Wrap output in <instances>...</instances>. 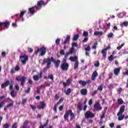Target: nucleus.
Returning a JSON list of instances; mask_svg holds the SVG:
<instances>
[{
  "label": "nucleus",
  "mask_w": 128,
  "mask_h": 128,
  "mask_svg": "<svg viewBox=\"0 0 128 128\" xmlns=\"http://www.w3.org/2000/svg\"><path fill=\"white\" fill-rule=\"evenodd\" d=\"M72 82V80L70 79H68L66 82H63V86L64 88H66V86H70V84L71 82Z\"/></svg>",
  "instance_id": "obj_17"
},
{
  "label": "nucleus",
  "mask_w": 128,
  "mask_h": 128,
  "mask_svg": "<svg viewBox=\"0 0 128 128\" xmlns=\"http://www.w3.org/2000/svg\"><path fill=\"white\" fill-rule=\"evenodd\" d=\"M26 77H20V76H18V77H16V80H18V82H21V86H24L26 80Z\"/></svg>",
  "instance_id": "obj_6"
},
{
  "label": "nucleus",
  "mask_w": 128,
  "mask_h": 128,
  "mask_svg": "<svg viewBox=\"0 0 128 128\" xmlns=\"http://www.w3.org/2000/svg\"><path fill=\"white\" fill-rule=\"evenodd\" d=\"M46 3L44 2V0H39L37 2V6H36V10H40L42 6H46Z\"/></svg>",
  "instance_id": "obj_5"
},
{
  "label": "nucleus",
  "mask_w": 128,
  "mask_h": 128,
  "mask_svg": "<svg viewBox=\"0 0 128 128\" xmlns=\"http://www.w3.org/2000/svg\"><path fill=\"white\" fill-rule=\"evenodd\" d=\"M30 86H28V89L26 90L25 92H26V94H30Z\"/></svg>",
  "instance_id": "obj_47"
},
{
  "label": "nucleus",
  "mask_w": 128,
  "mask_h": 128,
  "mask_svg": "<svg viewBox=\"0 0 128 128\" xmlns=\"http://www.w3.org/2000/svg\"><path fill=\"white\" fill-rule=\"evenodd\" d=\"M70 55V52H66V54L64 55V58H68V56Z\"/></svg>",
  "instance_id": "obj_63"
},
{
  "label": "nucleus",
  "mask_w": 128,
  "mask_h": 128,
  "mask_svg": "<svg viewBox=\"0 0 128 128\" xmlns=\"http://www.w3.org/2000/svg\"><path fill=\"white\" fill-rule=\"evenodd\" d=\"M58 106V102L56 103V104H55V105L54 106V112H57Z\"/></svg>",
  "instance_id": "obj_40"
},
{
  "label": "nucleus",
  "mask_w": 128,
  "mask_h": 128,
  "mask_svg": "<svg viewBox=\"0 0 128 128\" xmlns=\"http://www.w3.org/2000/svg\"><path fill=\"white\" fill-rule=\"evenodd\" d=\"M10 94V96H12V98H14L16 96V94H14V87H13V90H11Z\"/></svg>",
  "instance_id": "obj_35"
},
{
  "label": "nucleus",
  "mask_w": 128,
  "mask_h": 128,
  "mask_svg": "<svg viewBox=\"0 0 128 128\" xmlns=\"http://www.w3.org/2000/svg\"><path fill=\"white\" fill-rule=\"evenodd\" d=\"M35 8L36 9V6H32V8H28V14H36Z\"/></svg>",
  "instance_id": "obj_10"
},
{
  "label": "nucleus",
  "mask_w": 128,
  "mask_h": 128,
  "mask_svg": "<svg viewBox=\"0 0 128 128\" xmlns=\"http://www.w3.org/2000/svg\"><path fill=\"white\" fill-rule=\"evenodd\" d=\"M98 76V73L97 72V71H94V72H93L92 74V76L91 78V80H95L96 78H97Z\"/></svg>",
  "instance_id": "obj_18"
},
{
  "label": "nucleus",
  "mask_w": 128,
  "mask_h": 128,
  "mask_svg": "<svg viewBox=\"0 0 128 128\" xmlns=\"http://www.w3.org/2000/svg\"><path fill=\"white\" fill-rule=\"evenodd\" d=\"M2 57H6V53L5 52H2Z\"/></svg>",
  "instance_id": "obj_62"
},
{
  "label": "nucleus",
  "mask_w": 128,
  "mask_h": 128,
  "mask_svg": "<svg viewBox=\"0 0 128 128\" xmlns=\"http://www.w3.org/2000/svg\"><path fill=\"white\" fill-rule=\"evenodd\" d=\"M4 104H5V102H0V108H2L4 106Z\"/></svg>",
  "instance_id": "obj_53"
},
{
  "label": "nucleus",
  "mask_w": 128,
  "mask_h": 128,
  "mask_svg": "<svg viewBox=\"0 0 128 128\" xmlns=\"http://www.w3.org/2000/svg\"><path fill=\"white\" fill-rule=\"evenodd\" d=\"M27 100H28V98H24V100H22V104H26V102H27Z\"/></svg>",
  "instance_id": "obj_51"
},
{
  "label": "nucleus",
  "mask_w": 128,
  "mask_h": 128,
  "mask_svg": "<svg viewBox=\"0 0 128 128\" xmlns=\"http://www.w3.org/2000/svg\"><path fill=\"white\" fill-rule=\"evenodd\" d=\"M74 50H75V48H74V46H72H72L71 47V49H70L69 51L70 54H72Z\"/></svg>",
  "instance_id": "obj_36"
},
{
  "label": "nucleus",
  "mask_w": 128,
  "mask_h": 128,
  "mask_svg": "<svg viewBox=\"0 0 128 128\" xmlns=\"http://www.w3.org/2000/svg\"><path fill=\"white\" fill-rule=\"evenodd\" d=\"M64 99L62 98H60V100H58V102H57V104H62V102H64Z\"/></svg>",
  "instance_id": "obj_43"
},
{
  "label": "nucleus",
  "mask_w": 128,
  "mask_h": 128,
  "mask_svg": "<svg viewBox=\"0 0 128 128\" xmlns=\"http://www.w3.org/2000/svg\"><path fill=\"white\" fill-rule=\"evenodd\" d=\"M14 106V102H10V104H8L6 106V108H12Z\"/></svg>",
  "instance_id": "obj_38"
},
{
  "label": "nucleus",
  "mask_w": 128,
  "mask_h": 128,
  "mask_svg": "<svg viewBox=\"0 0 128 128\" xmlns=\"http://www.w3.org/2000/svg\"><path fill=\"white\" fill-rule=\"evenodd\" d=\"M90 50H91L90 46V45H88V46L85 48L86 56H90V54L88 52V51H90Z\"/></svg>",
  "instance_id": "obj_20"
},
{
  "label": "nucleus",
  "mask_w": 128,
  "mask_h": 128,
  "mask_svg": "<svg viewBox=\"0 0 128 128\" xmlns=\"http://www.w3.org/2000/svg\"><path fill=\"white\" fill-rule=\"evenodd\" d=\"M94 65L96 67H99L100 65L99 61H97L96 62H95Z\"/></svg>",
  "instance_id": "obj_50"
},
{
  "label": "nucleus",
  "mask_w": 128,
  "mask_h": 128,
  "mask_svg": "<svg viewBox=\"0 0 128 128\" xmlns=\"http://www.w3.org/2000/svg\"><path fill=\"white\" fill-rule=\"evenodd\" d=\"M28 51L30 53H32V52H34V50L32 48H28Z\"/></svg>",
  "instance_id": "obj_54"
},
{
  "label": "nucleus",
  "mask_w": 128,
  "mask_h": 128,
  "mask_svg": "<svg viewBox=\"0 0 128 128\" xmlns=\"http://www.w3.org/2000/svg\"><path fill=\"white\" fill-rule=\"evenodd\" d=\"M108 60L110 62H112V61H114V56L112 55V54L110 55V56L108 58Z\"/></svg>",
  "instance_id": "obj_29"
},
{
  "label": "nucleus",
  "mask_w": 128,
  "mask_h": 128,
  "mask_svg": "<svg viewBox=\"0 0 128 128\" xmlns=\"http://www.w3.org/2000/svg\"><path fill=\"white\" fill-rule=\"evenodd\" d=\"M94 35H103L104 32L102 31H94Z\"/></svg>",
  "instance_id": "obj_26"
},
{
  "label": "nucleus",
  "mask_w": 128,
  "mask_h": 128,
  "mask_svg": "<svg viewBox=\"0 0 128 128\" xmlns=\"http://www.w3.org/2000/svg\"><path fill=\"white\" fill-rule=\"evenodd\" d=\"M92 103H93L92 98H90V100L88 102L89 106H92Z\"/></svg>",
  "instance_id": "obj_56"
},
{
  "label": "nucleus",
  "mask_w": 128,
  "mask_h": 128,
  "mask_svg": "<svg viewBox=\"0 0 128 128\" xmlns=\"http://www.w3.org/2000/svg\"><path fill=\"white\" fill-rule=\"evenodd\" d=\"M125 110V106L123 104L122 106H121L120 110L118 112L117 114V116H121L122 115L123 112H124Z\"/></svg>",
  "instance_id": "obj_14"
},
{
  "label": "nucleus",
  "mask_w": 128,
  "mask_h": 128,
  "mask_svg": "<svg viewBox=\"0 0 128 128\" xmlns=\"http://www.w3.org/2000/svg\"><path fill=\"white\" fill-rule=\"evenodd\" d=\"M98 94L97 90H94L93 92H92V96H94V94Z\"/></svg>",
  "instance_id": "obj_60"
},
{
  "label": "nucleus",
  "mask_w": 128,
  "mask_h": 128,
  "mask_svg": "<svg viewBox=\"0 0 128 128\" xmlns=\"http://www.w3.org/2000/svg\"><path fill=\"white\" fill-rule=\"evenodd\" d=\"M14 82L12 81V82H11V84H10V90H14V84H13Z\"/></svg>",
  "instance_id": "obj_42"
},
{
  "label": "nucleus",
  "mask_w": 128,
  "mask_h": 128,
  "mask_svg": "<svg viewBox=\"0 0 128 128\" xmlns=\"http://www.w3.org/2000/svg\"><path fill=\"white\" fill-rule=\"evenodd\" d=\"M48 78L52 80H54V75H52V74H50V75H48Z\"/></svg>",
  "instance_id": "obj_48"
},
{
  "label": "nucleus",
  "mask_w": 128,
  "mask_h": 128,
  "mask_svg": "<svg viewBox=\"0 0 128 128\" xmlns=\"http://www.w3.org/2000/svg\"><path fill=\"white\" fill-rule=\"evenodd\" d=\"M82 36H88V31H84Z\"/></svg>",
  "instance_id": "obj_44"
},
{
  "label": "nucleus",
  "mask_w": 128,
  "mask_h": 128,
  "mask_svg": "<svg viewBox=\"0 0 128 128\" xmlns=\"http://www.w3.org/2000/svg\"><path fill=\"white\" fill-rule=\"evenodd\" d=\"M10 24V21H4V22H3V25H4L6 28H8Z\"/></svg>",
  "instance_id": "obj_23"
},
{
  "label": "nucleus",
  "mask_w": 128,
  "mask_h": 128,
  "mask_svg": "<svg viewBox=\"0 0 128 128\" xmlns=\"http://www.w3.org/2000/svg\"><path fill=\"white\" fill-rule=\"evenodd\" d=\"M78 108L80 112L82 110V104L80 102H78Z\"/></svg>",
  "instance_id": "obj_30"
},
{
  "label": "nucleus",
  "mask_w": 128,
  "mask_h": 128,
  "mask_svg": "<svg viewBox=\"0 0 128 128\" xmlns=\"http://www.w3.org/2000/svg\"><path fill=\"white\" fill-rule=\"evenodd\" d=\"M70 35H66V38L64 42V44H67L68 42H69L70 40Z\"/></svg>",
  "instance_id": "obj_25"
},
{
  "label": "nucleus",
  "mask_w": 128,
  "mask_h": 128,
  "mask_svg": "<svg viewBox=\"0 0 128 128\" xmlns=\"http://www.w3.org/2000/svg\"><path fill=\"white\" fill-rule=\"evenodd\" d=\"M124 44H125V43H122L121 45H120V46H118L117 47L118 50H120V49H122V47H123V46H124Z\"/></svg>",
  "instance_id": "obj_41"
},
{
  "label": "nucleus",
  "mask_w": 128,
  "mask_h": 128,
  "mask_svg": "<svg viewBox=\"0 0 128 128\" xmlns=\"http://www.w3.org/2000/svg\"><path fill=\"white\" fill-rule=\"evenodd\" d=\"M69 116H70V121L72 120L74 118L75 116L74 112H72V110H66V112L65 114H64V120L68 122Z\"/></svg>",
  "instance_id": "obj_2"
},
{
  "label": "nucleus",
  "mask_w": 128,
  "mask_h": 128,
  "mask_svg": "<svg viewBox=\"0 0 128 128\" xmlns=\"http://www.w3.org/2000/svg\"><path fill=\"white\" fill-rule=\"evenodd\" d=\"M20 59H21V62L22 64H26V61L28 60V56L27 55H22L20 57Z\"/></svg>",
  "instance_id": "obj_7"
},
{
  "label": "nucleus",
  "mask_w": 128,
  "mask_h": 128,
  "mask_svg": "<svg viewBox=\"0 0 128 128\" xmlns=\"http://www.w3.org/2000/svg\"><path fill=\"white\" fill-rule=\"evenodd\" d=\"M26 10H24L20 12V18L22 19L24 16L25 14H26Z\"/></svg>",
  "instance_id": "obj_28"
},
{
  "label": "nucleus",
  "mask_w": 128,
  "mask_h": 128,
  "mask_svg": "<svg viewBox=\"0 0 128 128\" xmlns=\"http://www.w3.org/2000/svg\"><path fill=\"white\" fill-rule=\"evenodd\" d=\"M94 110H102V106H101L100 104V102H96L94 106Z\"/></svg>",
  "instance_id": "obj_12"
},
{
  "label": "nucleus",
  "mask_w": 128,
  "mask_h": 128,
  "mask_svg": "<svg viewBox=\"0 0 128 128\" xmlns=\"http://www.w3.org/2000/svg\"><path fill=\"white\" fill-rule=\"evenodd\" d=\"M38 53H40L39 56H44L46 53V48L45 47H41L40 48H38L35 52V54L37 55L38 54Z\"/></svg>",
  "instance_id": "obj_3"
},
{
  "label": "nucleus",
  "mask_w": 128,
  "mask_h": 128,
  "mask_svg": "<svg viewBox=\"0 0 128 128\" xmlns=\"http://www.w3.org/2000/svg\"><path fill=\"white\" fill-rule=\"evenodd\" d=\"M15 88L17 90H20V86L18 84H16L15 86Z\"/></svg>",
  "instance_id": "obj_61"
},
{
  "label": "nucleus",
  "mask_w": 128,
  "mask_h": 128,
  "mask_svg": "<svg viewBox=\"0 0 128 128\" xmlns=\"http://www.w3.org/2000/svg\"><path fill=\"white\" fill-rule=\"evenodd\" d=\"M20 68L19 66V65H17L16 66L14 69L12 68L11 70L10 71V73L11 74H14L16 73V72H18V71H19L20 70Z\"/></svg>",
  "instance_id": "obj_16"
},
{
  "label": "nucleus",
  "mask_w": 128,
  "mask_h": 128,
  "mask_svg": "<svg viewBox=\"0 0 128 128\" xmlns=\"http://www.w3.org/2000/svg\"><path fill=\"white\" fill-rule=\"evenodd\" d=\"M88 40V36H84V38L82 40V42H87Z\"/></svg>",
  "instance_id": "obj_49"
},
{
  "label": "nucleus",
  "mask_w": 128,
  "mask_h": 128,
  "mask_svg": "<svg viewBox=\"0 0 128 128\" xmlns=\"http://www.w3.org/2000/svg\"><path fill=\"white\" fill-rule=\"evenodd\" d=\"M120 69L121 68H116V69H114V74L116 76H118V74H119L120 72Z\"/></svg>",
  "instance_id": "obj_24"
},
{
  "label": "nucleus",
  "mask_w": 128,
  "mask_h": 128,
  "mask_svg": "<svg viewBox=\"0 0 128 128\" xmlns=\"http://www.w3.org/2000/svg\"><path fill=\"white\" fill-rule=\"evenodd\" d=\"M60 38H58L56 40V45H60Z\"/></svg>",
  "instance_id": "obj_45"
},
{
  "label": "nucleus",
  "mask_w": 128,
  "mask_h": 128,
  "mask_svg": "<svg viewBox=\"0 0 128 128\" xmlns=\"http://www.w3.org/2000/svg\"><path fill=\"white\" fill-rule=\"evenodd\" d=\"M64 92H65L66 94H70V92H72V89L69 88H68L67 90H64Z\"/></svg>",
  "instance_id": "obj_27"
},
{
  "label": "nucleus",
  "mask_w": 128,
  "mask_h": 128,
  "mask_svg": "<svg viewBox=\"0 0 128 128\" xmlns=\"http://www.w3.org/2000/svg\"><path fill=\"white\" fill-rule=\"evenodd\" d=\"M10 124H5L3 126V128H10Z\"/></svg>",
  "instance_id": "obj_39"
},
{
  "label": "nucleus",
  "mask_w": 128,
  "mask_h": 128,
  "mask_svg": "<svg viewBox=\"0 0 128 128\" xmlns=\"http://www.w3.org/2000/svg\"><path fill=\"white\" fill-rule=\"evenodd\" d=\"M69 68V65L68 63H62L61 65V69L63 71H68Z\"/></svg>",
  "instance_id": "obj_9"
},
{
  "label": "nucleus",
  "mask_w": 128,
  "mask_h": 128,
  "mask_svg": "<svg viewBox=\"0 0 128 128\" xmlns=\"http://www.w3.org/2000/svg\"><path fill=\"white\" fill-rule=\"evenodd\" d=\"M12 128H18L16 122H14V124H13L12 125Z\"/></svg>",
  "instance_id": "obj_55"
},
{
  "label": "nucleus",
  "mask_w": 128,
  "mask_h": 128,
  "mask_svg": "<svg viewBox=\"0 0 128 128\" xmlns=\"http://www.w3.org/2000/svg\"><path fill=\"white\" fill-rule=\"evenodd\" d=\"M118 116V120H122L124 118V114H121L120 116Z\"/></svg>",
  "instance_id": "obj_33"
},
{
  "label": "nucleus",
  "mask_w": 128,
  "mask_h": 128,
  "mask_svg": "<svg viewBox=\"0 0 128 128\" xmlns=\"http://www.w3.org/2000/svg\"><path fill=\"white\" fill-rule=\"evenodd\" d=\"M46 106V104L44 102H42L40 106H38V110H42V108H44Z\"/></svg>",
  "instance_id": "obj_19"
},
{
  "label": "nucleus",
  "mask_w": 128,
  "mask_h": 128,
  "mask_svg": "<svg viewBox=\"0 0 128 128\" xmlns=\"http://www.w3.org/2000/svg\"><path fill=\"white\" fill-rule=\"evenodd\" d=\"M112 36H114V33H112V32H110V33H108V38H112Z\"/></svg>",
  "instance_id": "obj_46"
},
{
  "label": "nucleus",
  "mask_w": 128,
  "mask_h": 128,
  "mask_svg": "<svg viewBox=\"0 0 128 128\" xmlns=\"http://www.w3.org/2000/svg\"><path fill=\"white\" fill-rule=\"evenodd\" d=\"M94 116H95L94 114H93L91 112H90V110H88V112H86L85 114V117L86 118H94Z\"/></svg>",
  "instance_id": "obj_8"
},
{
  "label": "nucleus",
  "mask_w": 128,
  "mask_h": 128,
  "mask_svg": "<svg viewBox=\"0 0 128 128\" xmlns=\"http://www.w3.org/2000/svg\"><path fill=\"white\" fill-rule=\"evenodd\" d=\"M98 45V42H95L94 43L93 46H92V48L96 49Z\"/></svg>",
  "instance_id": "obj_37"
},
{
  "label": "nucleus",
  "mask_w": 128,
  "mask_h": 128,
  "mask_svg": "<svg viewBox=\"0 0 128 128\" xmlns=\"http://www.w3.org/2000/svg\"><path fill=\"white\" fill-rule=\"evenodd\" d=\"M122 90V88H118L117 90V92H121Z\"/></svg>",
  "instance_id": "obj_64"
},
{
  "label": "nucleus",
  "mask_w": 128,
  "mask_h": 128,
  "mask_svg": "<svg viewBox=\"0 0 128 128\" xmlns=\"http://www.w3.org/2000/svg\"><path fill=\"white\" fill-rule=\"evenodd\" d=\"M79 37H80L79 34H76V35H74V36L73 37V40L76 41V40H78Z\"/></svg>",
  "instance_id": "obj_31"
},
{
  "label": "nucleus",
  "mask_w": 128,
  "mask_h": 128,
  "mask_svg": "<svg viewBox=\"0 0 128 128\" xmlns=\"http://www.w3.org/2000/svg\"><path fill=\"white\" fill-rule=\"evenodd\" d=\"M52 62H53L54 64L55 68H58L60 66V60H56V59L54 57H50V58H46L43 60L42 64H47L46 68H50L51 66Z\"/></svg>",
  "instance_id": "obj_1"
},
{
  "label": "nucleus",
  "mask_w": 128,
  "mask_h": 128,
  "mask_svg": "<svg viewBox=\"0 0 128 128\" xmlns=\"http://www.w3.org/2000/svg\"><path fill=\"white\" fill-rule=\"evenodd\" d=\"M124 102L122 98H118V104H124Z\"/></svg>",
  "instance_id": "obj_34"
},
{
  "label": "nucleus",
  "mask_w": 128,
  "mask_h": 128,
  "mask_svg": "<svg viewBox=\"0 0 128 128\" xmlns=\"http://www.w3.org/2000/svg\"><path fill=\"white\" fill-rule=\"evenodd\" d=\"M101 53L102 54L104 58H106L107 55L106 48L102 49V51H101Z\"/></svg>",
  "instance_id": "obj_22"
},
{
  "label": "nucleus",
  "mask_w": 128,
  "mask_h": 128,
  "mask_svg": "<svg viewBox=\"0 0 128 128\" xmlns=\"http://www.w3.org/2000/svg\"><path fill=\"white\" fill-rule=\"evenodd\" d=\"M69 59L72 62H74L76 61V62L74 64V69H77V68H78V67L79 64L78 61V57H76V56H74V57H70Z\"/></svg>",
  "instance_id": "obj_4"
},
{
  "label": "nucleus",
  "mask_w": 128,
  "mask_h": 128,
  "mask_svg": "<svg viewBox=\"0 0 128 128\" xmlns=\"http://www.w3.org/2000/svg\"><path fill=\"white\" fill-rule=\"evenodd\" d=\"M10 84V80H6L4 82H3V84H2L1 88H6V86H9Z\"/></svg>",
  "instance_id": "obj_15"
},
{
  "label": "nucleus",
  "mask_w": 128,
  "mask_h": 128,
  "mask_svg": "<svg viewBox=\"0 0 128 128\" xmlns=\"http://www.w3.org/2000/svg\"><path fill=\"white\" fill-rule=\"evenodd\" d=\"M80 94L83 96H86V94H88L87 88H82L80 90Z\"/></svg>",
  "instance_id": "obj_21"
},
{
  "label": "nucleus",
  "mask_w": 128,
  "mask_h": 128,
  "mask_svg": "<svg viewBox=\"0 0 128 128\" xmlns=\"http://www.w3.org/2000/svg\"><path fill=\"white\" fill-rule=\"evenodd\" d=\"M50 84L48 83L47 82H45L44 84H41L40 86H50Z\"/></svg>",
  "instance_id": "obj_32"
},
{
  "label": "nucleus",
  "mask_w": 128,
  "mask_h": 128,
  "mask_svg": "<svg viewBox=\"0 0 128 128\" xmlns=\"http://www.w3.org/2000/svg\"><path fill=\"white\" fill-rule=\"evenodd\" d=\"M42 72L40 71L39 75H34V76H33V79L34 80H38L40 78H42Z\"/></svg>",
  "instance_id": "obj_13"
},
{
  "label": "nucleus",
  "mask_w": 128,
  "mask_h": 128,
  "mask_svg": "<svg viewBox=\"0 0 128 128\" xmlns=\"http://www.w3.org/2000/svg\"><path fill=\"white\" fill-rule=\"evenodd\" d=\"M122 24L124 25V26H128V21H124V22L122 23Z\"/></svg>",
  "instance_id": "obj_58"
},
{
  "label": "nucleus",
  "mask_w": 128,
  "mask_h": 128,
  "mask_svg": "<svg viewBox=\"0 0 128 128\" xmlns=\"http://www.w3.org/2000/svg\"><path fill=\"white\" fill-rule=\"evenodd\" d=\"M78 45V44L77 42H73V43H72V46H73V47H74V46L75 47H77Z\"/></svg>",
  "instance_id": "obj_59"
},
{
  "label": "nucleus",
  "mask_w": 128,
  "mask_h": 128,
  "mask_svg": "<svg viewBox=\"0 0 128 128\" xmlns=\"http://www.w3.org/2000/svg\"><path fill=\"white\" fill-rule=\"evenodd\" d=\"M105 114H106L105 112H103V114H102L100 116L101 120H103L105 118Z\"/></svg>",
  "instance_id": "obj_57"
},
{
  "label": "nucleus",
  "mask_w": 128,
  "mask_h": 128,
  "mask_svg": "<svg viewBox=\"0 0 128 128\" xmlns=\"http://www.w3.org/2000/svg\"><path fill=\"white\" fill-rule=\"evenodd\" d=\"M91 82V80H78V83L80 84H82L83 86H86V84H90Z\"/></svg>",
  "instance_id": "obj_11"
},
{
  "label": "nucleus",
  "mask_w": 128,
  "mask_h": 128,
  "mask_svg": "<svg viewBox=\"0 0 128 128\" xmlns=\"http://www.w3.org/2000/svg\"><path fill=\"white\" fill-rule=\"evenodd\" d=\"M98 90L102 92L103 90L102 86H98Z\"/></svg>",
  "instance_id": "obj_52"
}]
</instances>
